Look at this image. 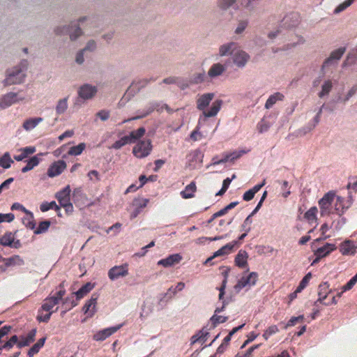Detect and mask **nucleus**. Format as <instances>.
Masks as SVG:
<instances>
[{"label":"nucleus","mask_w":357,"mask_h":357,"mask_svg":"<svg viewBox=\"0 0 357 357\" xmlns=\"http://www.w3.org/2000/svg\"><path fill=\"white\" fill-rule=\"evenodd\" d=\"M214 96L213 93H206L201 95L197 99V108L202 112V114L199 118V124L204 121L206 118L215 116L220 110L222 105V100H215L213 102L210 109H206V107L210 105Z\"/></svg>","instance_id":"1"},{"label":"nucleus","mask_w":357,"mask_h":357,"mask_svg":"<svg viewBox=\"0 0 357 357\" xmlns=\"http://www.w3.org/2000/svg\"><path fill=\"white\" fill-rule=\"evenodd\" d=\"M12 326H4L0 328V343L3 342V340L9 334L12 330ZM19 337L14 335L8 340H7L3 344L0 346V352L2 350L10 351L15 344H17L18 347Z\"/></svg>","instance_id":"2"},{"label":"nucleus","mask_w":357,"mask_h":357,"mask_svg":"<svg viewBox=\"0 0 357 357\" xmlns=\"http://www.w3.org/2000/svg\"><path fill=\"white\" fill-rule=\"evenodd\" d=\"M335 198V193L333 191H329L319 201L321 216L329 215L333 213L332 204Z\"/></svg>","instance_id":"3"},{"label":"nucleus","mask_w":357,"mask_h":357,"mask_svg":"<svg viewBox=\"0 0 357 357\" xmlns=\"http://www.w3.org/2000/svg\"><path fill=\"white\" fill-rule=\"evenodd\" d=\"M151 150V142L149 139L142 140L133 147L132 153L138 158H143L148 156Z\"/></svg>","instance_id":"4"},{"label":"nucleus","mask_w":357,"mask_h":357,"mask_svg":"<svg viewBox=\"0 0 357 357\" xmlns=\"http://www.w3.org/2000/svg\"><path fill=\"white\" fill-rule=\"evenodd\" d=\"M24 77L23 69L16 68L15 70L8 72L7 77L4 79L3 84L5 86L20 84L23 82Z\"/></svg>","instance_id":"5"},{"label":"nucleus","mask_w":357,"mask_h":357,"mask_svg":"<svg viewBox=\"0 0 357 357\" xmlns=\"http://www.w3.org/2000/svg\"><path fill=\"white\" fill-rule=\"evenodd\" d=\"M258 280V274L256 272H251L246 276H243L234 286L236 291H240L245 287L254 286Z\"/></svg>","instance_id":"6"},{"label":"nucleus","mask_w":357,"mask_h":357,"mask_svg":"<svg viewBox=\"0 0 357 357\" xmlns=\"http://www.w3.org/2000/svg\"><path fill=\"white\" fill-rule=\"evenodd\" d=\"M24 99L23 97H19L18 93L10 92L0 97V110L4 109L12 105L22 101Z\"/></svg>","instance_id":"7"},{"label":"nucleus","mask_w":357,"mask_h":357,"mask_svg":"<svg viewBox=\"0 0 357 357\" xmlns=\"http://www.w3.org/2000/svg\"><path fill=\"white\" fill-rule=\"evenodd\" d=\"M128 275V264H123L120 266H114L108 271V277L111 280H115L119 278H123Z\"/></svg>","instance_id":"8"},{"label":"nucleus","mask_w":357,"mask_h":357,"mask_svg":"<svg viewBox=\"0 0 357 357\" xmlns=\"http://www.w3.org/2000/svg\"><path fill=\"white\" fill-rule=\"evenodd\" d=\"M55 33L56 35H61L65 33L68 34L70 36V39L72 40H74L82 34V31L77 25V23H75L73 25H71L70 26H64L62 29L58 27L55 30Z\"/></svg>","instance_id":"9"},{"label":"nucleus","mask_w":357,"mask_h":357,"mask_svg":"<svg viewBox=\"0 0 357 357\" xmlns=\"http://www.w3.org/2000/svg\"><path fill=\"white\" fill-rule=\"evenodd\" d=\"M66 162L59 160L53 162L47 169V174L49 177L53 178L60 175L66 168Z\"/></svg>","instance_id":"10"},{"label":"nucleus","mask_w":357,"mask_h":357,"mask_svg":"<svg viewBox=\"0 0 357 357\" xmlns=\"http://www.w3.org/2000/svg\"><path fill=\"white\" fill-rule=\"evenodd\" d=\"M122 325H118L116 326L109 327L103 330L98 331L93 336V339L96 341H103L107 337L115 333L118 330L121 328Z\"/></svg>","instance_id":"11"},{"label":"nucleus","mask_w":357,"mask_h":357,"mask_svg":"<svg viewBox=\"0 0 357 357\" xmlns=\"http://www.w3.org/2000/svg\"><path fill=\"white\" fill-rule=\"evenodd\" d=\"M237 241H234L232 242H230L225 245L222 246L221 248H220L218 250L214 252L213 255L209 258H208L206 261L205 264H208L210 261H211L215 257L223 256L228 255L231 253L234 248V246L237 244Z\"/></svg>","instance_id":"12"},{"label":"nucleus","mask_w":357,"mask_h":357,"mask_svg":"<svg viewBox=\"0 0 357 357\" xmlns=\"http://www.w3.org/2000/svg\"><path fill=\"white\" fill-rule=\"evenodd\" d=\"M356 249L357 243L351 240H346L340 245V252L343 255H353Z\"/></svg>","instance_id":"13"},{"label":"nucleus","mask_w":357,"mask_h":357,"mask_svg":"<svg viewBox=\"0 0 357 357\" xmlns=\"http://www.w3.org/2000/svg\"><path fill=\"white\" fill-rule=\"evenodd\" d=\"M250 59V56L244 51L236 50L233 54V62L238 67L245 66Z\"/></svg>","instance_id":"14"},{"label":"nucleus","mask_w":357,"mask_h":357,"mask_svg":"<svg viewBox=\"0 0 357 357\" xmlns=\"http://www.w3.org/2000/svg\"><path fill=\"white\" fill-rule=\"evenodd\" d=\"M319 292L318 299L314 302V304L317 305L318 303L324 304L325 305H329V303H325L324 301L327 298V296L329 293L331 292V290L329 289V284L326 282H322L319 285L318 287Z\"/></svg>","instance_id":"15"},{"label":"nucleus","mask_w":357,"mask_h":357,"mask_svg":"<svg viewBox=\"0 0 357 357\" xmlns=\"http://www.w3.org/2000/svg\"><path fill=\"white\" fill-rule=\"evenodd\" d=\"M97 93V88L90 84H84L78 91L80 98L84 100L92 98Z\"/></svg>","instance_id":"16"},{"label":"nucleus","mask_w":357,"mask_h":357,"mask_svg":"<svg viewBox=\"0 0 357 357\" xmlns=\"http://www.w3.org/2000/svg\"><path fill=\"white\" fill-rule=\"evenodd\" d=\"M181 260L182 256L180 254H174L158 261V265L168 268L180 263Z\"/></svg>","instance_id":"17"},{"label":"nucleus","mask_w":357,"mask_h":357,"mask_svg":"<svg viewBox=\"0 0 357 357\" xmlns=\"http://www.w3.org/2000/svg\"><path fill=\"white\" fill-rule=\"evenodd\" d=\"M36 328L31 329L26 335L21 336L19 339L18 348L21 349L22 347H28L34 342L36 335Z\"/></svg>","instance_id":"18"},{"label":"nucleus","mask_w":357,"mask_h":357,"mask_svg":"<svg viewBox=\"0 0 357 357\" xmlns=\"http://www.w3.org/2000/svg\"><path fill=\"white\" fill-rule=\"evenodd\" d=\"M98 296L93 294L91 298L86 303L83 307V311L84 314H87L88 317H92L96 312V305L97 303Z\"/></svg>","instance_id":"19"},{"label":"nucleus","mask_w":357,"mask_h":357,"mask_svg":"<svg viewBox=\"0 0 357 357\" xmlns=\"http://www.w3.org/2000/svg\"><path fill=\"white\" fill-rule=\"evenodd\" d=\"M70 192L71 190L70 185H67L56 194V198L57 199L60 205L66 204L68 202L70 201Z\"/></svg>","instance_id":"20"},{"label":"nucleus","mask_w":357,"mask_h":357,"mask_svg":"<svg viewBox=\"0 0 357 357\" xmlns=\"http://www.w3.org/2000/svg\"><path fill=\"white\" fill-rule=\"evenodd\" d=\"M344 202L345 201L343 197L340 196L336 197V201L333 206V209L334 210L333 213H335L339 215L343 214L344 211L350 206V204L346 206Z\"/></svg>","instance_id":"21"},{"label":"nucleus","mask_w":357,"mask_h":357,"mask_svg":"<svg viewBox=\"0 0 357 357\" xmlns=\"http://www.w3.org/2000/svg\"><path fill=\"white\" fill-rule=\"evenodd\" d=\"M335 249L336 246L335 244L327 243L324 246L319 248L317 250H315L314 255L323 258L328 255L331 252H333Z\"/></svg>","instance_id":"22"},{"label":"nucleus","mask_w":357,"mask_h":357,"mask_svg":"<svg viewBox=\"0 0 357 357\" xmlns=\"http://www.w3.org/2000/svg\"><path fill=\"white\" fill-rule=\"evenodd\" d=\"M196 191V183L195 181H192L190 184L185 186V189L180 192V195L183 199H190L195 197Z\"/></svg>","instance_id":"23"},{"label":"nucleus","mask_w":357,"mask_h":357,"mask_svg":"<svg viewBox=\"0 0 357 357\" xmlns=\"http://www.w3.org/2000/svg\"><path fill=\"white\" fill-rule=\"evenodd\" d=\"M346 51L345 47H340L333 51L329 57L325 60L323 64V68L328 66L333 60H340Z\"/></svg>","instance_id":"24"},{"label":"nucleus","mask_w":357,"mask_h":357,"mask_svg":"<svg viewBox=\"0 0 357 357\" xmlns=\"http://www.w3.org/2000/svg\"><path fill=\"white\" fill-rule=\"evenodd\" d=\"M237 44L233 42L222 45L220 47L219 54L221 56L233 54L237 49Z\"/></svg>","instance_id":"25"},{"label":"nucleus","mask_w":357,"mask_h":357,"mask_svg":"<svg viewBox=\"0 0 357 357\" xmlns=\"http://www.w3.org/2000/svg\"><path fill=\"white\" fill-rule=\"evenodd\" d=\"M57 304H59L58 300L51 296L44 300L40 308H42V310H45V312H52L53 313L54 310H52V309Z\"/></svg>","instance_id":"26"},{"label":"nucleus","mask_w":357,"mask_h":357,"mask_svg":"<svg viewBox=\"0 0 357 357\" xmlns=\"http://www.w3.org/2000/svg\"><path fill=\"white\" fill-rule=\"evenodd\" d=\"M266 184V180L264 179L261 183L257 184L255 185L252 189H250L249 190L246 191L243 195V199L245 201H250L252 200L255 195Z\"/></svg>","instance_id":"27"},{"label":"nucleus","mask_w":357,"mask_h":357,"mask_svg":"<svg viewBox=\"0 0 357 357\" xmlns=\"http://www.w3.org/2000/svg\"><path fill=\"white\" fill-rule=\"evenodd\" d=\"M20 154L14 155V159L17 161H22L25 158H28L29 155H31L36 152V148L34 146H26L20 149Z\"/></svg>","instance_id":"28"},{"label":"nucleus","mask_w":357,"mask_h":357,"mask_svg":"<svg viewBox=\"0 0 357 357\" xmlns=\"http://www.w3.org/2000/svg\"><path fill=\"white\" fill-rule=\"evenodd\" d=\"M247 151L241 150V151H235L232 153L225 155V156L220 160L218 162L215 163H225L229 160L234 161L239 158H241L243 154L246 153Z\"/></svg>","instance_id":"29"},{"label":"nucleus","mask_w":357,"mask_h":357,"mask_svg":"<svg viewBox=\"0 0 357 357\" xmlns=\"http://www.w3.org/2000/svg\"><path fill=\"white\" fill-rule=\"evenodd\" d=\"M14 235L11 232L5 233L0 238V243L4 246H13V243L14 242ZM16 244H20L19 241H17L13 247L17 248Z\"/></svg>","instance_id":"30"},{"label":"nucleus","mask_w":357,"mask_h":357,"mask_svg":"<svg viewBox=\"0 0 357 357\" xmlns=\"http://www.w3.org/2000/svg\"><path fill=\"white\" fill-rule=\"evenodd\" d=\"M248 253L244 250H240L235 257V264L240 268H244L248 265Z\"/></svg>","instance_id":"31"},{"label":"nucleus","mask_w":357,"mask_h":357,"mask_svg":"<svg viewBox=\"0 0 357 357\" xmlns=\"http://www.w3.org/2000/svg\"><path fill=\"white\" fill-rule=\"evenodd\" d=\"M225 70V67L221 63H215L209 69L208 75L210 77L213 78L219 76Z\"/></svg>","instance_id":"32"},{"label":"nucleus","mask_w":357,"mask_h":357,"mask_svg":"<svg viewBox=\"0 0 357 357\" xmlns=\"http://www.w3.org/2000/svg\"><path fill=\"white\" fill-rule=\"evenodd\" d=\"M284 96L282 93L280 92H276L273 95L270 96L268 100L265 103V108L270 109L271 108L278 100H282Z\"/></svg>","instance_id":"33"},{"label":"nucleus","mask_w":357,"mask_h":357,"mask_svg":"<svg viewBox=\"0 0 357 357\" xmlns=\"http://www.w3.org/2000/svg\"><path fill=\"white\" fill-rule=\"evenodd\" d=\"M45 341L46 337L39 339L38 342L29 349L27 352L28 357H33L35 354H38L44 346Z\"/></svg>","instance_id":"34"},{"label":"nucleus","mask_w":357,"mask_h":357,"mask_svg":"<svg viewBox=\"0 0 357 357\" xmlns=\"http://www.w3.org/2000/svg\"><path fill=\"white\" fill-rule=\"evenodd\" d=\"M43 118L37 117V118H30L24 121L23 123L22 127L26 130H31L36 128L39 123L43 121Z\"/></svg>","instance_id":"35"},{"label":"nucleus","mask_w":357,"mask_h":357,"mask_svg":"<svg viewBox=\"0 0 357 357\" xmlns=\"http://www.w3.org/2000/svg\"><path fill=\"white\" fill-rule=\"evenodd\" d=\"M146 129L144 127H141L136 130L130 132V133L126 136L127 137H128V140L131 144L135 142L137 139L142 137L144 135Z\"/></svg>","instance_id":"36"},{"label":"nucleus","mask_w":357,"mask_h":357,"mask_svg":"<svg viewBox=\"0 0 357 357\" xmlns=\"http://www.w3.org/2000/svg\"><path fill=\"white\" fill-rule=\"evenodd\" d=\"M93 288V284L91 282H87L83 285L78 291L74 294L76 296L77 300H80L84 298L88 293H89Z\"/></svg>","instance_id":"37"},{"label":"nucleus","mask_w":357,"mask_h":357,"mask_svg":"<svg viewBox=\"0 0 357 357\" xmlns=\"http://www.w3.org/2000/svg\"><path fill=\"white\" fill-rule=\"evenodd\" d=\"M39 162L40 158L38 157V155H34L31 157L29 160H27L26 166L22 169V172L26 173L33 169L39 164Z\"/></svg>","instance_id":"38"},{"label":"nucleus","mask_w":357,"mask_h":357,"mask_svg":"<svg viewBox=\"0 0 357 357\" xmlns=\"http://www.w3.org/2000/svg\"><path fill=\"white\" fill-rule=\"evenodd\" d=\"M68 98H64L60 99L56 105L55 110L57 115H61L65 113L68 109Z\"/></svg>","instance_id":"39"},{"label":"nucleus","mask_w":357,"mask_h":357,"mask_svg":"<svg viewBox=\"0 0 357 357\" xmlns=\"http://www.w3.org/2000/svg\"><path fill=\"white\" fill-rule=\"evenodd\" d=\"M2 261L6 265V266L22 265L24 264L23 260L18 255H15L8 258H3Z\"/></svg>","instance_id":"40"},{"label":"nucleus","mask_w":357,"mask_h":357,"mask_svg":"<svg viewBox=\"0 0 357 357\" xmlns=\"http://www.w3.org/2000/svg\"><path fill=\"white\" fill-rule=\"evenodd\" d=\"M284 24H287L289 28L295 26L298 23V15L296 13H292L286 16L283 19Z\"/></svg>","instance_id":"41"},{"label":"nucleus","mask_w":357,"mask_h":357,"mask_svg":"<svg viewBox=\"0 0 357 357\" xmlns=\"http://www.w3.org/2000/svg\"><path fill=\"white\" fill-rule=\"evenodd\" d=\"M318 209L316 206L311 207L307 211L304 215L305 219H306L310 223L317 222V214Z\"/></svg>","instance_id":"42"},{"label":"nucleus","mask_w":357,"mask_h":357,"mask_svg":"<svg viewBox=\"0 0 357 357\" xmlns=\"http://www.w3.org/2000/svg\"><path fill=\"white\" fill-rule=\"evenodd\" d=\"M40 209L42 212H46L50 209H54L56 211L59 212L60 211V207L56 204L54 201L51 202H43L40 206Z\"/></svg>","instance_id":"43"},{"label":"nucleus","mask_w":357,"mask_h":357,"mask_svg":"<svg viewBox=\"0 0 357 357\" xmlns=\"http://www.w3.org/2000/svg\"><path fill=\"white\" fill-rule=\"evenodd\" d=\"M13 162V161L8 152L5 153L0 158V166L4 169L10 168Z\"/></svg>","instance_id":"44"},{"label":"nucleus","mask_w":357,"mask_h":357,"mask_svg":"<svg viewBox=\"0 0 357 357\" xmlns=\"http://www.w3.org/2000/svg\"><path fill=\"white\" fill-rule=\"evenodd\" d=\"M85 143H80L77 146H72L68 151V154L70 155H79L85 149Z\"/></svg>","instance_id":"45"},{"label":"nucleus","mask_w":357,"mask_h":357,"mask_svg":"<svg viewBox=\"0 0 357 357\" xmlns=\"http://www.w3.org/2000/svg\"><path fill=\"white\" fill-rule=\"evenodd\" d=\"M155 109L159 111L160 109L159 108V104L158 103H153L151 105V106L149 107V109H148V111L142 114V115H140V116H135V117H132L131 119H125L123 121L122 123H125L126 122H128L131 120H135V119H140V118H143V117H145L146 116H147L148 114H149L150 113H151L153 111H154Z\"/></svg>","instance_id":"46"},{"label":"nucleus","mask_w":357,"mask_h":357,"mask_svg":"<svg viewBox=\"0 0 357 357\" xmlns=\"http://www.w3.org/2000/svg\"><path fill=\"white\" fill-rule=\"evenodd\" d=\"M45 310H42V308H40L38 311V315L36 319L39 322H45L47 323L50 319L51 315L52 314V312H46L44 313Z\"/></svg>","instance_id":"47"},{"label":"nucleus","mask_w":357,"mask_h":357,"mask_svg":"<svg viewBox=\"0 0 357 357\" xmlns=\"http://www.w3.org/2000/svg\"><path fill=\"white\" fill-rule=\"evenodd\" d=\"M149 202V200L148 199L135 198L132 201V205L142 211L147 206Z\"/></svg>","instance_id":"48"},{"label":"nucleus","mask_w":357,"mask_h":357,"mask_svg":"<svg viewBox=\"0 0 357 357\" xmlns=\"http://www.w3.org/2000/svg\"><path fill=\"white\" fill-rule=\"evenodd\" d=\"M333 86L332 82L331 80L326 81L321 87V91L319 93V96L322 98L323 96L328 95L331 91Z\"/></svg>","instance_id":"49"},{"label":"nucleus","mask_w":357,"mask_h":357,"mask_svg":"<svg viewBox=\"0 0 357 357\" xmlns=\"http://www.w3.org/2000/svg\"><path fill=\"white\" fill-rule=\"evenodd\" d=\"M312 278V273H307L304 278L300 282L298 286L297 287V291H302L308 284L310 279Z\"/></svg>","instance_id":"50"},{"label":"nucleus","mask_w":357,"mask_h":357,"mask_svg":"<svg viewBox=\"0 0 357 357\" xmlns=\"http://www.w3.org/2000/svg\"><path fill=\"white\" fill-rule=\"evenodd\" d=\"M127 144H130L128 137L127 136H124L121 137L119 140L116 141L112 146L111 149H120L121 147L125 146Z\"/></svg>","instance_id":"51"},{"label":"nucleus","mask_w":357,"mask_h":357,"mask_svg":"<svg viewBox=\"0 0 357 357\" xmlns=\"http://www.w3.org/2000/svg\"><path fill=\"white\" fill-rule=\"evenodd\" d=\"M50 226V222L48 220L40 222L38 227L34 231V234H39L45 232Z\"/></svg>","instance_id":"52"},{"label":"nucleus","mask_w":357,"mask_h":357,"mask_svg":"<svg viewBox=\"0 0 357 357\" xmlns=\"http://www.w3.org/2000/svg\"><path fill=\"white\" fill-rule=\"evenodd\" d=\"M26 214H28L29 216L24 219L23 222L26 227L31 229H33L36 227V222H34L33 214L30 211H29Z\"/></svg>","instance_id":"53"},{"label":"nucleus","mask_w":357,"mask_h":357,"mask_svg":"<svg viewBox=\"0 0 357 357\" xmlns=\"http://www.w3.org/2000/svg\"><path fill=\"white\" fill-rule=\"evenodd\" d=\"M278 328L276 325L269 326L264 333L263 337L267 340L272 335L278 332Z\"/></svg>","instance_id":"54"},{"label":"nucleus","mask_w":357,"mask_h":357,"mask_svg":"<svg viewBox=\"0 0 357 357\" xmlns=\"http://www.w3.org/2000/svg\"><path fill=\"white\" fill-rule=\"evenodd\" d=\"M227 320V317H223L217 315L215 314L211 318V321L212 322L213 327L215 328L218 324L225 323Z\"/></svg>","instance_id":"55"},{"label":"nucleus","mask_w":357,"mask_h":357,"mask_svg":"<svg viewBox=\"0 0 357 357\" xmlns=\"http://www.w3.org/2000/svg\"><path fill=\"white\" fill-rule=\"evenodd\" d=\"M356 282H357V273L354 277H352L346 284L342 286L341 287V289H342V291H349L353 288V287L356 284Z\"/></svg>","instance_id":"56"},{"label":"nucleus","mask_w":357,"mask_h":357,"mask_svg":"<svg viewBox=\"0 0 357 357\" xmlns=\"http://www.w3.org/2000/svg\"><path fill=\"white\" fill-rule=\"evenodd\" d=\"M252 214L249 215L244 220L243 223L241 225V231L245 232H250L251 230V224L252 222Z\"/></svg>","instance_id":"57"},{"label":"nucleus","mask_w":357,"mask_h":357,"mask_svg":"<svg viewBox=\"0 0 357 357\" xmlns=\"http://www.w3.org/2000/svg\"><path fill=\"white\" fill-rule=\"evenodd\" d=\"M261 346L260 344L250 347L244 354H237L235 357H251L252 352Z\"/></svg>","instance_id":"58"},{"label":"nucleus","mask_w":357,"mask_h":357,"mask_svg":"<svg viewBox=\"0 0 357 357\" xmlns=\"http://www.w3.org/2000/svg\"><path fill=\"white\" fill-rule=\"evenodd\" d=\"M248 22L247 20L240 21L238 24V26L235 30V33L236 34H241L248 26Z\"/></svg>","instance_id":"59"},{"label":"nucleus","mask_w":357,"mask_h":357,"mask_svg":"<svg viewBox=\"0 0 357 357\" xmlns=\"http://www.w3.org/2000/svg\"><path fill=\"white\" fill-rule=\"evenodd\" d=\"M236 0H219L218 6L222 9H227L235 3Z\"/></svg>","instance_id":"60"},{"label":"nucleus","mask_w":357,"mask_h":357,"mask_svg":"<svg viewBox=\"0 0 357 357\" xmlns=\"http://www.w3.org/2000/svg\"><path fill=\"white\" fill-rule=\"evenodd\" d=\"M304 319L303 315H300L298 317H292L287 324V327L294 326L296 324L297 322L303 321Z\"/></svg>","instance_id":"61"},{"label":"nucleus","mask_w":357,"mask_h":357,"mask_svg":"<svg viewBox=\"0 0 357 357\" xmlns=\"http://www.w3.org/2000/svg\"><path fill=\"white\" fill-rule=\"evenodd\" d=\"M281 189L283 191L282 196L284 198H287L291 194V191L289 190V185L288 181H283L282 182Z\"/></svg>","instance_id":"62"},{"label":"nucleus","mask_w":357,"mask_h":357,"mask_svg":"<svg viewBox=\"0 0 357 357\" xmlns=\"http://www.w3.org/2000/svg\"><path fill=\"white\" fill-rule=\"evenodd\" d=\"M200 124L198 123L196 128L191 132L190 138L193 141H197L202 137V135L199 132Z\"/></svg>","instance_id":"63"},{"label":"nucleus","mask_w":357,"mask_h":357,"mask_svg":"<svg viewBox=\"0 0 357 357\" xmlns=\"http://www.w3.org/2000/svg\"><path fill=\"white\" fill-rule=\"evenodd\" d=\"M15 218V215L13 213L3 214L0 213V223L3 222H12Z\"/></svg>","instance_id":"64"}]
</instances>
